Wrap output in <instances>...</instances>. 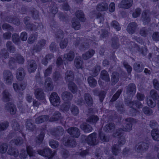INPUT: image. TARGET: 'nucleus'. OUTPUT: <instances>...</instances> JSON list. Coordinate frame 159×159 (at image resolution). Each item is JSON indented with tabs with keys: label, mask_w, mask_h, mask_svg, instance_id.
Returning a JSON list of instances; mask_svg holds the SVG:
<instances>
[{
	"label": "nucleus",
	"mask_w": 159,
	"mask_h": 159,
	"mask_svg": "<svg viewBox=\"0 0 159 159\" xmlns=\"http://www.w3.org/2000/svg\"><path fill=\"white\" fill-rule=\"evenodd\" d=\"M128 45L129 48L132 51L136 52L137 51L139 52V51H140L141 48L139 46L133 42H130Z\"/></svg>",
	"instance_id": "obj_41"
},
{
	"label": "nucleus",
	"mask_w": 159,
	"mask_h": 159,
	"mask_svg": "<svg viewBox=\"0 0 159 159\" xmlns=\"http://www.w3.org/2000/svg\"><path fill=\"white\" fill-rule=\"evenodd\" d=\"M64 132L63 129L61 127L58 126L53 130L52 133L56 139H59V137L63 135Z\"/></svg>",
	"instance_id": "obj_11"
},
{
	"label": "nucleus",
	"mask_w": 159,
	"mask_h": 159,
	"mask_svg": "<svg viewBox=\"0 0 159 159\" xmlns=\"http://www.w3.org/2000/svg\"><path fill=\"white\" fill-rule=\"evenodd\" d=\"M151 13L148 10L144 11L142 14L141 19L144 25L148 24L151 21Z\"/></svg>",
	"instance_id": "obj_6"
},
{
	"label": "nucleus",
	"mask_w": 159,
	"mask_h": 159,
	"mask_svg": "<svg viewBox=\"0 0 159 159\" xmlns=\"http://www.w3.org/2000/svg\"><path fill=\"white\" fill-rule=\"evenodd\" d=\"M26 126L27 129L32 131L34 130L36 128L35 125L31 120H27Z\"/></svg>",
	"instance_id": "obj_37"
},
{
	"label": "nucleus",
	"mask_w": 159,
	"mask_h": 159,
	"mask_svg": "<svg viewBox=\"0 0 159 159\" xmlns=\"http://www.w3.org/2000/svg\"><path fill=\"white\" fill-rule=\"evenodd\" d=\"M136 85L134 83H130L126 87V93L129 97H133L136 92Z\"/></svg>",
	"instance_id": "obj_5"
},
{
	"label": "nucleus",
	"mask_w": 159,
	"mask_h": 159,
	"mask_svg": "<svg viewBox=\"0 0 159 159\" xmlns=\"http://www.w3.org/2000/svg\"><path fill=\"white\" fill-rule=\"evenodd\" d=\"M122 90L121 89H120L116 92V93L114 95L112 98H111V101L113 102L115 101L119 97L120 95L121 94Z\"/></svg>",
	"instance_id": "obj_61"
},
{
	"label": "nucleus",
	"mask_w": 159,
	"mask_h": 159,
	"mask_svg": "<svg viewBox=\"0 0 159 159\" xmlns=\"http://www.w3.org/2000/svg\"><path fill=\"white\" fill-rule=\"evenodd\" d=\"M61 78V76L60 73L56 71L52 74V79L54 81L60 80Z\"/></svg>",
	"instance_id": "obj_62"
},
{
	"label": "nucleus",
	"mask_w": 159,
	"mask_h": 159,
	"mask_svg": "<svg viewBox=\"0 0 159 159\" xmlns=\"http://www.w3.org/2000/svg\"><path fill=\"white\" fill-rule=\"evenodd\" d=\"M99 137L102 142H107L109 141V137L104 133H100L99 134Z\"/></svg>",
	"instance_id": "obj_57"
},
{
	"label": "nucleus",
	"mask_w": 159,
	"mask_h": 159,
	"mask_svg": "<svg viewBox=\"0 0 159 159\" xmlns=\"http://www.w3.org/2000/svg\"><path fill=\"white\" fill-rule=\"evenodd\" d=\"M80 127L85 133L90 132L93 129L92 127L86 123H82L80 125Z\"/></svg>",
	"instance_id": "obj_31"
},
{
	"label": "nucleus",
	"mask_w": 159,
	"mask_h": 159,
	"mask_svg": "<svg viewBox=\"0 0 159 159\" xmlns=\"http://www.w3.org/2000/svg\"><path fill=\"white\" fill-rule=\"evenodd\" d=\"M69 89L73 94L76 93L78 91L76 85L73 82H70L68 84Z\"/></svg>",
	"instance_id": "obj_32"
},
{
	"label": "nucleus",
	"mask_w": 159,
	"mask_h": 159,
	"mask_svg": "<svg viewBox=\"0 0 159 159\" xmlns=\"http://www.w3.org/2000/svg\"><path fill=\"white\" fill-rule=\"evenodd\" d=\"M120 78L118 73L116 72H113L111 75V83L112 85H115L119 81Z\"/></svg>",
	"instance_id": "obj_29"
},
{
	"label": "nucleus",
	"mask_w": 159,
	"mask_h": 159,
	"mask_svg": "<svg viewBox=\"0 0 159 159\" xmlns=\"http://www.w3.org/2000/svg\"><path fill=\"white\" fill-rule=\"evenodd\" d=\"M73 95L70 92L65 91L63 92L61 94V98L62 100L66 102L71 101L73 98Z\"/></svg>",
	"instance_id": "obj_17"
},
{
	"label": "nucleus",
	"mask_w": 159,
	"mask_h": 159,
	"mask_svg": "<svg viewBox=\"0 0 159 159\" xmlns=\"http://www.w3.org/2000/svg\"><path fill=\"white\" fill-rule=\"evenodd\" d=\"M25 75V72L24 68H20L17 70L16 78L20 81H21L24 78Z\"/></svg>",
	"instance_id": "obj_16"
},
{
	"label": "nucleus",
	"mask_w": 159,
	"mask_h": 159,
	"mask_svg": "<svg viewBox=\"0 0 159 159\" xmlns=\"http://www.w3.org/2000/svg\"><path fill=\"white\" fill-rule=\"evenodd\" d=\"M27 68L29 73H31L35 71L37 68L36 61L34 60H31L27 61Z\"/></svg>",
	"instance_id": "obj_10"
},
{
	"label": "nucleus",
	"mask_w": 159,
	"mask_h": 159,
	"mask_svg": "<svg viewBox=\"0 0 159 159\" xmlns=\"http://www.w3.org/2000/svg\"><path fill=\"white\" fill-rule=\"evenodd\" d=\"M151 134L154 140L159 141V129H153L151 132Z\"/></svg>",
	"instance_id": "obj_34"
},
{
	"label": "nucleus",
	"mask_w": 159,
	"mask_h": 159,
	"mask_svg": "<svg viewBox=\"0 0 159 159\" xmlns=\"http://www.w3.org/2000/svg\"><path fill=\"white\" fill-rule=\"evenodd\" d=\"M6 46L8 51L12 53L15 52L16 51V48L11 41H7L6 43Z\"/></svg>",
	"instance_id": "obj_42"
},
{
	"label": "nucleus",
	"mask_w": 159,
	"mask_h": 159,
	"mask_svg": "<svg viewBox=\"0 0 159 159\" xmlns=\"http://www.w3.org/2000/svg\"><path fill=\"white\" fill-rule=\"evenodd\" d=\"M138 25L135 22H132L129 23L127 27L126 30L130 34H133L135 33L137 29Z\"/></svg>",
	"instance_id": "obj_15"
},
{
	"label": "nucleus",
	"mask_w": 159,
	"mask_h": 159,
	"mask_svg": "<svg viewBox=\"0 0 159 159\" xmlns=\"http://www.w3.org/2000/svg\"><path fill=\"white\" fill-rule=\"evenodd\" d=\"M133 119L130 117L126 118L125 120L129 123L126 124L125 127L123 129L124 131L129 132L131 131L132 129V125L131 123L133 121Z\"/></svg>",
	"instance_id": "obj_20"
},
{
	"label": "nucleus",
	"mask_w": 159,
	"mask_h": 159,
	"mask_svg": "<svg viewBox=\"0 0 159 159\" xmlns=\"http://www.w3.org/2000/svg\"><path fill=\"white\" fill-rule=\"evenodd\" d=\"M111 25L116 29L117 31H119L120 30V27L119 24L116 20H113L111 24Z\"/></svg>",
	"instance_id": "obj_60"
},
{
	"label": "nucleus",
	"mask_w": 159,
	"mask_h": 159,
	"mask_svg": "<svg viewBox=\"0 0 159 159\" xmlns=\"http://www.w3.org/2000/svg\"><path fill=\"white\" fill-rule=\"evenodd\" d=\"M70 110L74 116L77 115L79 113V109L75 105H72L70 108Z\"/></svg>",
	"instance_id": "obj_64"
},
{
	"label": "nucleus",
	"mask_w": 159,
	"mask_h": 159,
	"mask_svg": "<svg viewBox=\"0 0 159 159\" xmlns=\"http://www.w3.org/2000/svg\"><path fill=\"white\" fill-rule=\"evenodd\" d=\"M5 109L12 115L16 114L17 111L16 106L13 103L11 102H8L6 105Z\"/></svg>",
	"instance_id": "obj_14"
},
{
	"label": "nucleus",
	"mask_w": 159,
	"mask_h": 159,
	"mask_svg": "<svg viewBox=\"0 0 159 159\" xmlns=\"http://www.w3.org/2000/svg\"><path fill=\"white\" fill-rule=\"evenodd\" d=\"M86 139L87 143L90 145H96L98 143L97 135L95 133H93L90 134Z\"/></svg>",
	"instance_id": "obj_4"
},
{
	"label": "nucleus",
	"mask_w": 159,
	"mask_h": 159,
	"mask_svg": "<svg viewBox=\"0 0 159 159\" xmlns=\"http://www.w3.org/2000/svg\"><path fill=\"white\" fill-rule=\"evenodd\" d=\"M67 131L72 137L75 138H78L80 134L79 129L76 127L69 128L67 129Z\"/></svg>",
	"instance_id": "obj_12"
},
{
	"label": "nucleus",
	"mask_w": 159,
	"mask_h": 159,
	"mask_svg": "<svg viewBox=\"0 0 159 159\" xmlns=\"http://www.w3.org/2000/svg\"><path fill=\"white\" fill-rule=\"evenodd\" d=\"M150 94L154 100H157L159 98V95L157 92L154 90H151L150 92Z\"/></svg>",
	"instance_id": "obj_59"
},
{
	"label": "nucleus",
	"mask_w": 159,
	"mask_h": 159,
	"mask_svg": "<svg viewBox=\"0 0 159 159\" xmlns=\"http://www.w3.org/2000/svg\"><path fill=\"white\" fill-rule=\"evenodd\" d=\"M111 46L114 49H117L119 48L120 44L119 43V39L116 37H113L111 38Z\"/></svg>",
	"instance_id": "obj_35"
},
{
	"label": "nucleus",
	"mask_w": 159,
	"mask_h": 159,
	"mask_svg": "<svg viewBox=\"0 0 159 159\" xmlns=\"http://www.w3.org/2000/svg\"><path fill=\"white\" fill-rule=\"evenodd\" d=\"M8 145L6 143H3L0 145V152L2 154L5 153L7 151Z\"/></svg>",
	"instance_id": "obj_63"
},
{
	"label": "nucleus",
	"mask_w": 159,
	"mask_h": 159,
	"mask_svg": "<svg viewBox=\"0 0 159 159\" xmlns=\"http://www.w3.org/2000/svg\"><path fill=\"white\" fill-rule=\"evenodd\" d=\"M75 15L77 18L80 21L84 22L85 21L86 19L82 11L78 10L76 11Z\"/></svg>",
	"instance_id": "obj_40"
},
{
	"label": "nucleus",
	"mask_w": 159,
	"mask_h": 159,
	"mask_svg": "<svg viewBox=\"0 0 159 159\" xmlns=\"http://www.w3.org/2000/svg\"><path fill=\"white\" fill-rule=\"evenodd\" d=\"M51 103L55 106L59 105L60 103V99L56 93H52L49 98Z\"/></svg>",
	"instance_id": "obj_7"
},
{
	"label": "nucleus",
	"mask_w": 159,
	"mask_h": 159,
	"mask_svg": "<svg viewBox=\"0 0 159 159\" xmlns=\"http://www.w3.org/2000/svg\"><path fill=\"white\" fill-rule=\"evenodd\" d=\"M88 83L89 86L92 88L95 87L97 84V81L91 76H89L87 79Z\"/></svg>",
	"instance_id": "obj_45"
},
{
	"label": "nucleus",
	"mask_w": 159,
	"mask_h": 159,
	"mask_svg": "<svg viewBox=\"0 0 159 159\" xmlns=\"http://www.w3.org/2000/svg\"><path fill=\"white\" fill-rule=\"evenodd\" d=\"M149 147L148 144L145 142L138 143L135 147V150L138 152H143L146 151Z\"/></svg>",
	"instance_id": "obj_2"
},
{
	"label": "nucleus",
	"mask_w": 159,
	"mask_h": 159,
	"mask_svg": "<svg viewBox=\"0 0 159 159\" xmlns=\"http://www.w3.org/2000/svg\"><path fill=\"white\" fill-rule=\"evenodd\" d=\"M11 123V126L13 130L16 131L19 130L20 129V125L16 120L13 119L12 120Z\"/></svg>",
	"instance_id": "obj_49"
},
{
	"label": "nucleus",
	"mask_w": 159,
	"mask_h": 159,
	"mask_svg": "<svg viewBox=\"0 0 159 159\" xmlns=\"http://www.w3.org/2000/svg\"><path fill=\"white\" fill-rule=\"evenodd\" d=\"M108 5L105 2H102L99 3L97 6V10L100 11H106L108 8Z\"/></svg>",
	"instance_id": "obj_36"
},
{
	"label": "nucleus",
	"mask_w": 159,
	"mask_h": 159,
	"mask_svg": "<svg viewBox=\"0 0 159 159\" xmlns=\"http://www.w3.org/2000/svg\"><path fill=\"white\" fill-rule=\"evenodd\" d=\"M68 42V39L67 38H62L59 44L60 48L62 49L65 48L67 45Z\"/></svg>",
	"instance_id": "obj_55"
},
{
	"label": "nucleus",
	"mask_w": 159,
	"mask_h": 159,
	"mask_svg": "<svg viewBox=\"0 0 159 159\" xmlns=\"http://www.w3.org/2000/svg\"><path fill=\"white\" fill-rule=\"evenodd\" d=\"M95 53V50L92 49H90L85 53L83 54L82 57L84 60H87L92 57Z\"/></svg>",
	"instance_id": "obj_21"
},
{
	"label": "nucleus",
	"mask_w": 159,
	"mask_h": 159,
	"mask_svg": "<svg viewBox=\"0 0 159 159\" xmlns=\"http://www.w3.org/2000/svg\"><path fill=\"white\" fill-rule=\"evenodd\" d=\"M7 20L9 23H13L17 25H19L20 24L19 20L16 17H8L7 18Z\"/></svg>",
	"instance_id": "obj_54"
},
{
	"label": "nucleus",
	"mask_w": 159,
	"mask_h": 159,
	"mask_svg": "<svg viewBox=\"0 0 159 159\" xmlns=\"http://www.w3.org/2000/svg\"><path fill=\"white\" fill-rule=\"evenodd\" d=\"M74 77L73 73L71 70L67 71L65 73V78L66 81L72 82L74 80Z\"/></svg>",
	"instance_id": "obj_33"
},
{
	"label": "nucleus",
	"mask_w": 159,
	"mask_h": 159,
	"mask_svg": "<svg viewBox=\"0 0 159 159\" xmlns=\"http://www.w3.org/2000/svg\"><path fill=\"white\" fill-rule=\"evenodd\" d=\"M3 78L5 83L9 84L12 83L13 76L12 73L10 71L5 70L3 72Z\"/></svg>",
	"instance_id": "obj_8"
},
{
	"label": "nucleus",
	"mask_w": 159,
	"mask_h": 159,
	"mask_svg": "<svg viewBox=\"0 0 159 159\" xmlns=\"http://www.w3.org/2000/svg\"><path fill=\"white\" fill-rule=\"evenodd\" d=\"M45 132L44 131H42L40 134L37 137L36 142V143L40 144L41 143L44 139Z\"/></svg>",
	"instance_id": "obj_47"
},
{
	"label": "nucleus",
	"mask_w": 159,
	"mask_h": 159,
	"mask_svg": "<svg viewBox=\"0 0 159 159\" xmlns=\"http://www.w3.org/2000/svg\"><path fill=\"white\" fill-rule=\"evenodd\" d=\"M49 118L48 115H42L37 118L35 120L36 124H39L47 121Z\"/></svg>",
	"instance_id": "obj_22"
},
{
	"label": "nucleus",
	"mask_w": 159,
	"mask_h": 159,
	"mask_svg": "<svg viewBox=\"0 0 159 159\" xmlns=\"http://www.w3.org/2000/svg\"><path fill=\"white\" fill-rule=\"evenodd\" d=\"M26 84L25 83H22L19 85L17 83H13V86L15 91L16 92H19L20 90H23L26 87Z\"/></svg>",
	"instance_id": "obj_24"
},
{
	"label": "nucleus",
	"mask_w": 159,
	"mask_h": 159,
	"mask_svg": "<svg viewBox=\"0 0 159 159\" xmlns=\"http://www.w3.org/2000/svg\"><path fill=\"white\" fill-rule=\"evenodd\" d=\"M2 99L4 102H7L11 99V95L8 90H4L2 93Z\"/></svg>",
	"instance_id": "obj_18"
},
{
	"label": "nucleus",
	"mask_w": 159,
	"mask_h": 159,
	"mask_svg": "<svg viewBox=\"0 0 159 159\" xmlns=\"http://www.w3.org/2000/svg\"><path fill=\"white\" fill-rule=\"evenodd\" d=\"M100 70V66L99 64H96L91 70L90 74L93 76L95 77L98 75Z\"/></svg>",
	"instance_id": "obj_30"
},
{
	"label": "nucleus",
	"mask_w": 159,
	"mask_h": 159,
	"mask_svg": "<svg viewBox=\"0 0 159 159\" xmlns=\"http://www.w3.org/2000/svg\"><path fill=\"white\" fill-rule=\"evenodd\" d=\"M45 85L46 88L48 91H51L53 89V85L50 78L48 77L46 79Z\"/></svg>",
	"instance_id": "obj_25"
},
{
	"label": "nucleus",
	"mask_w": 159,
	"mask_h": 159,
	"mask_svg": "<svg viewBox=\"0 0 159 159\" xmlns=\"http://www.w3.org/2000/svg\"><path fill=\"white\" fill-rule=\"evenodd\" d=\"M84 100L86 104L89 106L92 105L93 103V99L89 93H86L84 94Z\"/></svg>",
	"instance_id": "obj_23"
},
{
	"label": "nucleus",
	"mask_w": 159,
	"mask_h": 159,
	"mask_svg": "<svg viewBox=\"0 0 159 159\" xmlns=\"http://www.w3.org/2000/svg\"><path fill=\"white\" fill-rule=\"evenodd\" d=\"M7 153L8 154L14 156L15 157H17L19 155V152L17 149L11 148L9 149Z\"/></svg>",
	"instance_id": "obj_52"
},
{
	"label": "nucleus",
	"mask_w": 159,
	"mask_h": 159,
	"mask_svg": "<svg viewBox=\"0 0 159 159\" xmlns=\"http://www.w3.org/2000/svg\"><path fill=\"white\" fill-rule=\"evenodd\" d=\"M116 126L112 123L107 124L103 128L104 130L106 132H111L115 129Z\"/></svg>",
	"instance_id": "obj_26"
},
{
	"label": "nucleus",
	"mask_w": 159,
	"mask_h": 159,
	"mask_svg": "<svg viewBox=\"0 0 159 159\" xmlns=\"http://www.w3.org/2000/svg\"><path fill=\"white\" fill-rule=\"evenodd\" d=\"M100 75L102 80L106 81H110L109 75L107 72L106 70H102L101 72Z\"/></svg>",
	"instance_id": "obj_43"
},
{
	"label": "nucleus",
	"mask_w": 159,
	"mask_h": 159,
	"mask_svg": "<svg viewBox=\"0 0 159 159\" xmlns=\"http://www.w3.org/2000/svg\"><path fill=\"white\" fill-rule=\"evenodd\" d=\"M49 11L50 13L53 15L52 16H54L58 11L56 4L54 3L52 4L50 6Z\"/></svg>",
	"instance_id": "obj_44"
},
{
	"label": "nucleus",
	"mask_w": 159,
	"mask_h": 159,
	"mask_svg": "<svg viewBox=\"0 0 159 159\" xmlns=\"http://www.w3.org/2000/svg\"><path fill=\"white\" fill-rule=\"evenodd\" d=\"M74 63L77 68H81L83 64V61L81 59V58L79 56L76 57Z\"/></svg>",
	"instance_id": "obj_38"
},
{
	"label": "nucleus",
	"mask_w": 159,
	"mask_h": 159,
	"mask_svg": "<svg viewBox=\"0 0 159 159\" xmlns=\"http://www.w3.org/2000/svg\"><path fill=\"white\" fill-rule=\"evenodd\" d=\"M149 31L146 27H142L139 30V34L142 36L146 37L148 34Z\"/></svg>",
	"instance_id": "obj_51"
},
{
	"label": "nucleus",
	"mask_w": 159,
	"mask_h": 159,
	"mask_svg": "<svg viewBox=\"0 0 159 159\" xmlns=\"http://www.w3.org/2000/svg\"><path fill=\"white\" fill-rule=\"evenodd\" d=\"M29 12L32 17L34 19H37L39 17V12L35 8L33 7L30 8Z\"/></svg>",
	"instance_id": "obj_27"
},
{
	"label": "nucleus",
	"mask_w": 159,
	"mask_h": 159,
	"mask_svg": "<svg viewBox=\"0 0 159 159\" xmlns=\"http://www.w3.org/2000/svg\"><path fill=\"white\" fill-rule=\"evenodd\" d=\"M111 150L113 154L115 155H117L120 151V149L118 145L116 144H115L112 146Z\"/></svg>",
	"instance_id": "obj_50"
},
{
	"label": "nucleus",
	"mask_w": 159,
	"mask_h": 159,
	"mask_svg": "<svg viewBox=\"0 0 159 159\" xmlns=\"http://www.w3.org/2000/svg\"><path fill=\"white\" fill-rule=\"evenodd\" d=\"M99 119V118L98 116L93 115L89 116L87 119V121L91 123L94 124L96 123Z\"/></svg>",
	"instance_id": "obj_48"
},
{
	"label": "nucleus",
	"mask_w": 159,
	"mask_h": 159,
	"mask_svg": "<svg viewBox=\"0 0 159 159\" xmlns=\"http://www.w3.org/2000/svg\"><path fill=\"white\" fill-rule=\"evenodd\" d=\"M133 2V0H122L118 7L120 8L128 9L132 6Z\"/></svg>",
	"instance_id": "obj_13"
},
{
	"label": "nucleus",
	"mask_w": 159,
	"mask_h": 159,
	"mask_svg": "<svg viewBox=\"0 0 159 159\" xmlns=\"http://www.w3.org/2000/svg\"><path fill=\"white\" fill-rule=\"evenodd\" d=\"M83 40L79 47V49L81 51H84L86 49L89 48V44H92L93 45L95 43L94 41H95L90 39L85 40L82 39Z\"/></svg>",
	"instance_id": "obj_9"
},
{
	"label": "nucleus",
	"mask_w": 159,
	"mask_h": 159,
	"mask_svg": "<svg viewBox=\"0 0 159 159\" xmlns=\"http://www.w3.org/2000/svg\"><path fill=\"white\" fill-rule=\"evenodd\" d=\"M38 154L48 159H52L56 154V152L52 153L51 149L49 148H46L43 150H39L37 151Z\"/></svg>",
	"instance_id": "obj_1"
},
{
	"label": "nucleus",
	"mask_w": 159,
	"mask_h": 159,
	"mask_svg": "<svg viewBox=\"0 0 159 159\" xmlns=\"http://www.w3.org/2000/svg\"><path fill=\"white\" fill-rule=\"evenodd\" d=\"M61 114L58 111H56L54 113L53 116L51 118L50 120L52 121H55L58 120L61 117Z\"/></svg>",
	"instance_id": "obj_56"
},
{
	"label": "nucleus",
	"mask_w": 159,
	"mask_h": 159,
	"mask_svg": "<svg viewBox=\"0 0 159 159\" xmlns=\"http://www.w3.org/2000/svg\"><path fill=\"white\" fill-rule=\"evenodd\" d=\"M63 142L64 145L68 147H74L76 145L75 139L70 136L64 137Z\"/></svg>",
	"instance_id": "obj_3"
},
{
	"label": "nucleus",
	"mask_w": 159,
	"mask_h": 159,
	"mask_svg": "<svg viewBox=\"0 0 159 159\" xmlns=\"http://www.w3.org/2000/svg\"><path fill=\"white\" fill-rule=\"evenodd\" d=\"M9 126V123L7 121H5L0 123V132L6 130Z\"/></svg>",
	"instance_id": "obj_53"
},
{
	"label": "nucleus",
	"mask_w": 159,
	"mask_h": 159,
	"mask_svg": "<svg viewBox=\"0 0 159 159\" xmlns=\"http://www.w3.org/2000/svg\"><path fill=\"white\" fill-rule=\"evenodd\" d=\"M11 142L14 143L16 145H20L23 143V140L21 137H19L16 139L11 140Z\"/></svg>",
	"instance_id": "obj_58"
},
{
	"label": "nucleus",
	"mask_w": 159,
	"mask_h": 159,
	"mask_svg": "<svg viewBox=\"0 0 159 159\" xmlns=\"http://www.w3.org/2000/svg\"><path fill=\"white\" fill-rule=\"evenodd\" d=\"M72 27L76 30H79L80 27V22L75 19H73L72 20Z\"/></svg>",
	"instance_id": "obj_46"
},
{
	"label": "nucleus",
	"mask_w": 159,
	"mask_h": 159,
	"mask_svg": "<svg viewBox=\"0 0 159 159\" xmlns=\"http://www.w3.org/2000/svg\"><path fill=\"white\" fill-rule=\"evenodd\" d=\"M36 98L39 100H43L45 99V94L43 90L40 89H36L34 93Z\"/></svg>",
	"instance_id": "obj_19"
},
{
	"label": "nucleus",
	"mask_w": 159,
	"mask_h": 159,
	"mask_svg": "<svg viewBox=\"0 0 159 159\" xmlns=\"http://www.w3.org/2000/svg\"><path fill=\"white\" fill-rule=\"evenodd\" d=\"M74 57L75 53L72 51H70L68 53L65 54L64 55V60L70 61H72Z\"/></svg>",
	"instance_id": "obj_28"
},
{
	"label": "nucleus",
	"mask_w": 159,
	"mask_h": 159,
	"mask_svg": "<svg viewBox=\"0 0 159 159\" xmlns=\"http://www.w3.org/2000/svg\"><path fill=\"white\" fill-rule=\"evenodd\" d=\"M144 68V66L139 62H137L134 64V69L137 72H140L143 71Z\"/></svg>",
	"instance_id": "obj_39"
}]
</instances>
